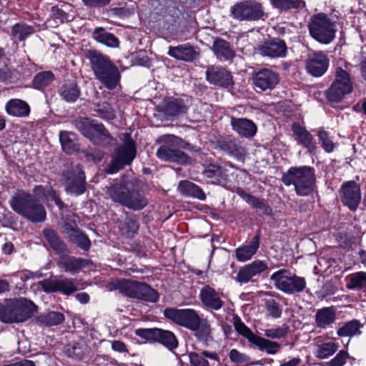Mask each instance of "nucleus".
Returning a JSON list of instances; mask_svg holds the SVG:
<instances>
[{
    "label": "nucleus",
    "instance_id": "4468645a",
    "mask_svg": "<svg viewBox=\"0 0 366 366\" xmlns=\"http://www.w3.org/2000/svg\"><path fill=\"white\" fill-rule=\"evenodd\" d=\"M230 13L239 21H257L264 16L262 4L252 1L237 3L231 7Z\"/></svg>",
    "mask_w": 366,
    "mask_h": 366
},
{
    "label": "nucleus",
    "instance_id": "f8f14e48",
    "mask_svg": "<svg viewBox=\"0 0 366 366\" xmlns=\"http://www.w3.org/2000/svg\"><path fill=\"white\" fill-rule=\"evenodd\" d=\"M61 181L64 190L69 194L79 196L86 192V176L79 164L64 171Z\"/></svg>",
    "mask_w": 366,
    "mask_h": 366
},
{
    "label": "nucleus",
    "instance_id": "4c0bfd02",
    "mask_svg": "<svg viewBox=\"0 0 366 366\" xmlns=\"http://www.w3.org/2000/svg\"><path fill=\"white\" fill-rule=\"evenodd\" d=\"M59 140L63 151L66 154H73L79 149L76 136L73 132H60Z\"/></svg>",
    "mask_w": 366,
    "mask_h": 366
},
{
    "label": "nucleus",
    "instance_id": "2eb2a0df",
    "mask_svg": "<svg viewBox=\"0 0 366 366\" xmlns=\"http://www.w3.org/2000/svg\"><path fill=\"white\" fill-rule=\"evenodd\" d=\"M135 334L149 341L158 342L169 350L178 346V341L173 332L159 328H139L135 330Z\"/></svg>",
    "mask_w": 366,
    "mask_h": 366
},
{
    "label": "nucleus",
    "instance_id": "680f3d73",
    "mask_svg": "<svg viewBox=\"0 0 366 366\" xmlns=\"http://www.w3.org/2000/svg\"><path fill=\"white\" fill-rule=\"evenodd\" d=\"M247 266L249 267L254 277L259 275L261 273L264 272L268 269L267 262L266 261L259 259L254 260L251 263L247 264Z\"/></svg>",
    "mask_w": 366,
    "mask_h": 366
},
{
    "label": "nucleus",
    "instance_id": "f257e3e1",
    "mask_svg": "<svg viewBox=\"0 0 366 366\" xmlns=\"http://www.w3.org/2000/svg\"><path fill=\"white\" fill-rule=\"evenodd\" d=\"M10 207L19 215L33 222H43L46 217L44 206L31 194L17 190L9 201Z\"/></svg>",
    "mask_w": 366,
    "mask_h": 366
},
{
    "label": "nucleus",
    "instance_id": "f03ea898",
    "mask_svg": "<svg viewBox=\"0 0 366 366\" xmlns=\"http://www.w3.org/2000/svg\"><path fill=\"white\" fill-rule=\"evenodd\" d=\"M86 56L96 79L108 89H115L121 77L117 66L107 56L96 50H89Z\"/></svg>",
    "mask_w": 366,
    "mask_h": 366
},
{
    "label": "nucleus",
    "instance_id": "338daca9",
    "mask_svg": "<svg viewBox=\"0 0 366 366\" xmlns=\"http://www.w3.org/2000/svg\"><path fill=\"white\" fill-rule=\"evenodd\" d=\"M267 309L271 316L274 318H278L281 316L282 310L280 305L274 300L269 301L267 303Z\"/></svg>",
    "mask_w": 366,
    "mask_h": 366
},
{
    "label": "nucleus",
    "instance_id": "c03bdc74",
    "mask_svg": "<svg viewBox=\"0 0 366 366\" xmlns=\"http://www.w3.org/2000/svg\"><path fill=\"white\" fill-rule=\"evenodd\" d=\"M207 358L219 361V357L215 352L204 351L200 354L194 352L189 353L192 366H209Z\"/></svg>",
    "mask_w": 366,
    "mask_h": 366
},
{
    "label": "nucleus",
    "instance_id": "09e8293b",
    "mask_svg": "<svg viewBox=\"0 0 366 366\" xmlns=\"http://www.w3.org/2000/svg\"><path fill=\"white\" fill-rule=\"evenodd\" d=\"M60 94L66 102H74L79 98L80 90L76 84L72 82L64 85L61 89Z\"/></svg>",
    "mask_w": 366,
    "mask_h": 366
},
{
    "label": "nucleus",
    "instance_id": "774afa93",
    "mask_svg": "<svg viewBox=\"0 0 366 366\" xmlns=\"http://www.w3.org/2000/svg\"><path fill=\"white\" fill-rule=\"evenodd\" d=\"M84 5L89 8H102L107 6L111 0H81Z\"/></svg>",
    "mask_w": 366,
    "mask_h": 366
},
{
    "label": "nucleus",
    "instance_id": "20e7f679",
    "mask_svg": "<svg viewBox=\"0 0 366 366\" xmlns=\"http://www.w3.org/2000/svg\"><path fill=\"white\" fill-rule=\"evenodd\" d=\"M111 290H117L122 295L144 302L155 303L159 293L149 285L135 280L119 279L111 283Z\"/></svg>",
    "mask_w": 366,
    "mask_h": 366
},
{
    "label": "nucleus",
    "instance_id": "864d4df0",
    "mask_svg": "<svg viewBox=\"0 0 366 366\" xmlns=\"http://www.w3.org/2000/svg\"><path fill=\"white\" fill-rule=\"evenodd\" d=\"M317 137L322 149L327 153L334 151L335 143L330 138L328 133L322 128H320L317 132Z\"/></svg>",
    "mask_w": 366,
    "mask_h": 366
},
{
    "label": "nucleus",
    "instance_id": "bb28decb",
    "mask_svg": "<svg viewBox=\"0 0 366 366\" xmlns=\"http://www.w3.org/2000/svg\"><path fill=\"white\" fill-rule=\"evenodd\" d=\"M292 131L295 137L297 142L306 148L310 152L316 149V144L312 135L304 127L297 123L292 125Z\"/></svg>",
    "mask_w": 366,
    "mask_h": 366
},
{
    "label": "nucleus",
    "instance_id": "bf43d9fd",
    "mask_svg": "<svg viewBox=\"0 0 366 366\" xmlns=\"http://www.w3.org/2000/svg\"><path fill=\"white\" fill-rule=\"evenodd\" d=\"M65 352L68 357L75 360H81L84 355V350L79 343L68 345L66 347Z\"/></svg>",
    "mask_w": 366,
    "mask_h": 366
},
{
    "label": "nucleus",
    "instance_id": "79ce46f5",
    "mask_svg": "<svg viewBox=\"0 0 366 366\" xmlns=\"http://www.w3.org/2000/svg\"><path fill=\"white\" fill-rule=\"evenodd\" d=\"M339 349V344L335 341H330L317 345L315 355L319 360L327 359L333 355Z\"/></svg>",
    "mask_w": 366,
    "mask_h": 366
},
{
    "label": "nucleus",
    "instance_id": "0eeeda50",
    "mask_svg": "<svg viewBox=\"0 0 366 366\" xmlns=\"http://www.w3.org/2000/svg\"><path fill=\"white\" fill-rule=\"evenodd\" d=\"M157 142L162 144L156 154L159 159L180 164L188 162L189 157L179 148L190 149V144L182 139L172 134H167L161 136Z\"/></svg>",
    "mask_w": 366,
    "mask_h": 366
},
{
    "label": "nucleus",
    "instance_id": "a878e982",
    "mask_svg": "<svg viewBox=\"0 0 366 366\" xmlns=\"http://www.w3.org/2000/svg\"><path fill=\"white\" fill-rule=\"evenodd\" d=\"M261 55L271 58H282L286 56L287 46L283 40L277 39L266 42L259 49Z\"/></svg>",
    "mask_w": 366,
    "mask_h": 366
},
{
    "label": "nucleus",
    "instance_id": "6e6d98bb",
    "mask_svg": "<svg viewBox=\"0 0 366 366\" xmlns=\"http://www.w3.org/2000/svg\"><path fill=\"white\" fill-rule=\"evenodd\" d=\"M195 332V335L202 340H206L210 335V326L205 320L199 319L197 325L195 329H192Z\"/></svg>",
    "mask_w": 366,
    "mask_h": 366
},
{
    "label": "nucleus",
    "instance_id": "4be33fe9",
    "mask_svg": "<svg viewBox=\"0 0 366 366\" xmlns=\"http://www.w3.org/2000/svg\"><path fill=\"white\" fill-rule=\"evenodd\" d=\"M329 66V60L322 51H317L308 55L305 68L307 71L313 76L323 75Z\"/></svg>",
    "mask_w": 366,
    "mask_h": 366
},
{
    "label": "nucleus",
    "instance_id": "b1692460",
    "mask_svg": "<svg viewBox=\"0 0 366 366\" xmlns=\"http://www.w3.org/2000/svg\"><path fill=\"white\" fill-rule=\"evenodd\" d=\"M167 54L177 60L192 62L199 56V51L198 48L189 44H184L177 46H169Z\"/></svg>",
    "mask_w": 366,
    "mask_h": 366
},
{
    "label": "nucleus",
    "instance_id": "6ab92c4d",
    "mask_svg": "<svg viewBox=\"0 0 366 366\" xmlns=\"http://www.w3.org/2000/svg\"><path fill=\"white\" fill-rule=\"evenodd\" d=\"M206 80L212 85L229 88L234 84L231 73L221 66H208L205 71Z\"/></svg>",
    "mask_w": 366,
    "mask_h": 366
},
{
    "label": "nucleus",
    "instance_id": "1a4fd4ad",
    "mask_svg": "<svg viewBox=\"0 0 366 366\" xmlns=\"http://www.w3.org/2000/svg\"><path fill=\"white\" fill-rule=\"evenodd\" d=\"M350 64L339 61L335 69V80L327 91V98L331 102H340L353 90L349 74Z\"/></svg>",
    "mask_w": 366,
    "mask_h": 366
},
{
    "label": "nucleus",
    "instance_id": "9d476101",
    "mask_svg": "<svg viewBox=\"0 0 366 366\" xmlns=\"http://www.w3.org/2000/svg\"><path fill=\"white\" fill-rule=\"evenodd\" d=\"M76 127L86 137L94 144L107 146L112 140L109 132L102 124L88 118L81 119L76 122Z\"/></svg>",
    "mask_w": 366,
    "mask_h": 366
},
{
    "label": "nucleus",
    "instance_id": "ea45409f",
    "mask_svg": "<svg viewBox=\"0 0 366 366\" xmlns=\"http://www.w3.org/2000/svg\"><path fill=\"white\" fill-rule=\"evenodd\" d=\"M92 37L99 43L105 44L109 47H118L119 41L118 39L112 33L107 31L102 27L97 28L92 33Z\"/></svg>",
    "mask_w": 366,
    "mask_h": 366
},
{
    "label": "nucleus",
    "instance_id": "69168bd1",
    "mask_svg": "<svg viewBox=\"0 0 366 366\" xmlns=\"http://www.w3.org/2000/svg\"><path fill=\"white\" fill-rule=\"evenodd\" d=\"M51 16L54 19L59 20V22H64L68 19V14L58 6H55L51 8Z\"/></svg>",
    "mask_w": 366,
    "mask_h": 366
},
{
    "label": "nucleus",
    "instance_id": "a211bd4d",
    "mask_svg": "<svg viewBox=\"0 0 366 366\" xmlns=\"http://www.w3.org/2000/svg\"><path fill=\"white\" fill-rule=\"evenodd\" d=\"M39 285L46 293L60 292L70 295L77 290L74 280L70 278L48 279L39 282Z\"/></svg>",
    "mask_w": 366,
    "mask_h": 366
},
{
    "label": "nucleus",
    "instance_id": "8fccbe9b",
    "mask_svg": "<svg viewBox=\"0 0 366 366\" xmlns=\"http://www.w3.org/2000/svg\"><path fill=\"white\" fill-rule=\"evenodd\" d=\"M54 79L51 71L39 72L34 76L32 84L35 89H41L49 86Z\"/></svg>",
    "mask_w": 366,
    "mask_h": 366
},
{
    "label": "nucleus",
    "instance_id": "c9c22d12",
    "mask_svg": "<svg viewBox=\"0 0 366 366\" xmlns=\"http://www.w3.org/2000/svg\"><path fill=\"white\" fill-rule=\"evenodd\" d=\"M44 235L51 247L60 256H66L69 251L65 243L59 238L57 233L51 229H44Z\"/></svg>",
    "mask_w": 366,
    "mask_h": 366
},
{
    "label": "nucleus",
    "instance_id": "c756f323",
    "mask_svg": "<svg viewBox=\"0 0 366 366\" xmlns=\"http://www.w3.org/2000/svg\"><path fill=\"white\" fill-rule=\"evenodd\" d=\"M232 129L240 136L250 138L255 135L257 127L254 123L247 119L232 118Z\"/></svg>",
    "mask_w": 366,
    "mask_h": 366
},
{
    "label": "nucleus",
    "instance_id": "412c9836",
    "mask_svg": "<svg viewBox=\"0 0 366 366\" xmlns=\"http://www.w3.org/2000/svg\"><path fill=\"white\" fill-rule=\"evenodd\" d=\"M340 198L350 209L356 210L361 201L360 186L352 181L343 184L340 189Z\"/></svg>",
    "mask_w": 366,
    "mask_h": 366
},
{
    "label": "nucleus",
    "instance_id": "dca6fc26",
    "mask_svg": "<svg viewBox=\"0 0 366 366\" xmlns=\"http://www.w3.org/2000/svg\"><path fill=\"white\" fill-rule=\"evenodd\" d=\"M166 318L189 330L195 329L200 317L192 309L166 308L164 310Z\"/></svg>",
    "mask_w": 366,
    "mask_h": 366
},
{
    "label": "nucleus",
    "instance_id": "2f4dec72",
    "mask_svg": "<svg viewBox=\"0 0 366 366\" xmlns=\"http://www.w3.org/2000/svg\"><path fill=\"white\" fill-rule=\"evenodd\" d=\"M212 50L216 57L220 61L232 60L235 56V52L231 48L229 43L220 38L214 39Z\"/></svg>",
    "mask_w": 366,
    "mask_h": 366
},
{
    "label": "nucleus",
    "instance_id": "ddd939ff",
    "mask_svg": "<svg viewBox=\"0 0 366 366\" xmlns=\"http://www.w3.org/2000/svg\"><path fill=\"white\" fill-rule=\"evenodd\" d=\"M136 156L134 142L128 137L124 143L117 147L112 155L111 164L107 169L108 173L114 174L124 166L130 164Z\"/></svg>",
    "mask_w": 366,
    "mask_h": 366
},
{
    "label": "nucleus",
    "instance_id": "052dcab7",
    "mask_svg": "<svg viewBox=\"0 0 366 366\" xmlns=\"http://www.w3.org/2000/svg\"><path fill=\"white\" fill-rule=\"evenodd\" d=\"M350 355L346 350H340L331 360L325 363V366H344Z\"/></svg>",
    "mask_w": 366,
    "mask_h": 366
},
{
    "label": "nucleus",
    "instance_id": "9b49d317",
    "mask_svg": "<svg viewBox=\"0 0 366 366\" xmlns=\"http://www.w3.org/2000/svg\"><path fill=\"white\" fill-rule=\"evenodd\" d=\"M270 280L278 290L289 295L302 292L307 285L304 277L291 274L286 269H280L274 272L271 275Z\"/></svg>",
    "mask_w": 366,
    "mask_h": 366
},
{
    "label": "nucleus",
    "instance_id": "423d86ee",
    "mask_svg": "<svg viewBox=\"0 0 366 366\" xmlns=\"http://www.w3.org/2000/svg\"><path fill=\"white\" fill-rule=\"evenodd\" d=\"M36 305L25 298L14 299L0 307V321L19 323L31 318L36 311Z\"/></svg>",
    "mask_w": 366,
    "mask_h": 366
},
{
    "label": "nucleus",
    "instance_id": "f704fd0d",
    "mask_svg": "<svg viewBox=\"0 0 366 366\" xmlns=\"http://www.w3.org/2000/svg\"><path fill=\"white\" fill-rule=\"evenodd\" d=\"M177 189L183 196L187 197L196 198L202 201L206 199L204 191L198 185L188 180L180 181Z\"/></svg>",
    "mask_w": 366,
    "mask_h": 366
},
{
    "label": "nucleus",
    "instance_id": "37998d69",
    "mask_svg": "<svg viewBox=\"0 0 366 366\" xmlns=\"http://www.w3.org/2000/svg\"><path fill=\"white\" fill-rule=\"evenodd\" d=\"M253 345L257 346L259 350L264 351L268 355H275L282 348L281 345L277 342L271 341L259 336H257Z\"/></svg>",
    "mask_w": 366,
    "mask_h": 366
},
{
    "label": "nucleus",
    "instance_id": "cd10ccee",
    "mask_svg": "<svg viewBox=\"0 0 366 366\" xmlns=\"http://www.w3.org/2000/svg\"><path fill=\"white\" fill-rule=\"evenodd\" d=\"M60 268L64 269L65 272L72 274L79 272L81 269L91 264V261L83 258L75 257L61 256V259L57 263Z\"/></svg>",
    "mask_w": 366,
    "mask_h": 366
},
{
    "label": "nucleus",
    "instance_id": "473e14b6",
    "mask_svg": "<svg viewBox=\"0 0 366 366\" xmlns=\"http://www.w3.org/2000/svg\"><path fill=\"white\" fill-rule=\"evenodd\" d=\"M6 113L14 117H27L31 112L29 105L19 99L9 100L5 106Z\"/></svg>",
    "mask_w": 366,
    "mask_h": 366
},
{
    "label": "nucleus",
    "instance_id": "0e129e2a",
    "mask_svg": "<svg viewBox=\"0 0 366 366\" xmlns=\"http://www.w3.org/2000/svg\"><path fill=\"white\" fill-rule=\"evenodd\" d=\"M229 359L232 362L242 364V363H247L250 360V357L246 354L239 352L236 349H232L230 350Z\"/></svg>",
    "mask_w": 366,
    "mask_h": 366
},
{
    "label": "nucleus",
    "instance_id": "72a5a7b5",
    "mask_svg": "<svg viewBox=\"0 0 366 366\" xmlns=\"http://www.w3.org/2000/svg\"><path fill=\"white\" fill-rule=\"evenodd\" d=\"M336 320V310L332 307H323L317 310L315 314V325L317 328L327 329Z\"/></svg>",
    "mask_w": 366,
    "mask_h": 366
},
{
    "label": "nucleus",
    "instance_id": "5fc2aeb1",
    "mask_svg": "<svg viewBox=\"0 0 366 366\" xmlns=\"http://www.w3.org/2000/svg\"><path fill=\"white\" fill-rule=\"evenodd\" d=\"M94 111L97 115L104 119L112 120L115 117V112L112 106L107 102H103L96 106Z\"/></svg>",
    "mask_w": 366,
    "mask_h": 366
},
{
    "label": "nucleus",
    "instance_id": "393cba45",
    "mask_svg": "<svg viewBox=\"0 0 366 366\" xmlns=\"http://www.w3.org/2000/svg\"><path fill=\"white\" fill-rule=\"evenodd\" d=\"M216 146L224 152L232 155L237 159H241L245 154L244 148L237 140L230 137L218 139L216 142Z\"/></svg>",
    "mask_w": 366,
    "mask_h": 366
},
{
    "label": "nucleus",
    "instance_id": "aec40b11",
    "mask_svg": "<svg viewBox=\"0 0 366 366\" xmlns=\"http://www.w3.org/2000/svg\"><path fill=\"white\" fill-rule=\"evenodd\" d=\"M252 79L256 89L265 92L273 89L279 84L280 76L277 72L264 68L253 72Z\"/></svg>",
    "mask_w": 366,
    "mask_h": 366
},
{
    "label": "nucleus",
    "instance_id": "6e6552de",
    "mask_svg": "<svg viewBox=\"0 0 366 366\" xmlns=\"http://www.w3.org/2000/svg\"><path fill=\"white\" fill-rule=\"evenodd\" d=\"M307 27L310 36L319 43L328 44L335 38L336 21L325 13L312 15L308 21Z\"/></svg>",
    "mask_w": 366,
    "mask_h": 366
},
{
    "label": "nucleus",
    "instance_id": "7ed1b4c3",
    "mask_svg": "<svg viewBox=\"0 0 366 366\" xmlns=\"http://www.w3.org/2000/svg\"><path fill=\"white\" fill-rule=\"evenodd\" d=\"M282 182L286 186H292L297 195L307 196L315 190V169L309 166L292 167L283 174Z\"/></svg>",
    "mask_w": 366,
    "mask_h": 366
},
{
    "label": "nucleus",
    "instance_id": "de8ad7c7",
    "mask_svg": "<svg viewBox=\"0 0 366 366\" xmlns=\"http://www.w3.org/2000/svg\"><path fill=\"white\" fill-rule=\"evenodd\" d=\"M234 327L235 330L242 336L247 338L249 342L254 343L257 336L253 333L251 330L247 327L238 316H235L233 319Z\"/></svg>",
    "mask_w": 366,
    "mask_h": 366
},
{
    "label": "nucleus",
    "instance_id": "c85d7f7f",
    "mask_svg": "<svg viewBox=\"0 0 366 366\" xmlns=\"http://www.w3.org/2000/svg\"><path fill=\"white\" fill-rule=\"evenodd\" d=\"M364 325L358 320L353 319L339 325L337 335L340 337L352 338L362 335Z\"/></svg>",
    "mask_w": 366,
    "mask_h": 366
},
{
    "label": "nucleus",
    "instance_id": "e433bc0d",
    "mask_svg": "<svg viewBox=\"0 0 366 366\" xmlns=\"http://www.w3.org/2000/svg\"><path fill=\"white\" fill-rule=\"evenodd\" d=\"M119 227L123 236L127 238L134 237L139 230V223L136 216L126 213Z\"/></svg>",
    "mask_w": 366,
    "mask_h": 366
},
{
    "label": "nucleus",
    "instance_id": "39448f33",
    "mask_svg": "<svg viewBox=\"0 0 366 366\" xmlns=\"http://www.w3.org/2000/svg\"><path fill=\"white\" fill-rule=\"evenodd\" d=\"M107 194L113 202L134 211L144 209L148 204L146 197L137 190L130 188L128 184L115 183L108 187Z\"/></svg>",
    "mask_w": 366,
    "mask_h": 366
},
{
    "label": "nucleus",
    "instance_id": "a18cd8bd",
    "mask_svg": "<svg viewBox=\"0 0 366 366\" xmlns=\"http://www.w3.org/2000/svg\"><path fill=\"white\" fill-rule=\"evenodd\" d=\"M347 287L350 290H360L366 287V272H358L347 277Z\"/></svg>",
    "mask_w": 366,
    "mask_h": 366
},
{
    "label": "nucleus",
    "instance_id": "7c9ffc66",
    "mask_svg": "<svg viewBox=\"0 0 366 366\" xmlns=\"http://www.w3.org/2000/svg\"><path fill=\"white\" fill-rule=\"evenodd\" d=\"M260 234L257 232L247 245H242L235 250L237 259L239 262H245L254 255L259 247Z\"/></svg>",
    "mask_w": 366,
    "mask_h": 366
},
{
    "label": "nucleus",
    "instance_id": "3c124183",
    "mask_svg": "<svg viewBox=\"0 0 366 366\" xmlns=\"http://www.w3.org/2000/svg\"><path fill=\"white\" fill-rule=\"evenodd\" d=\"M34 31V28L31 26L26 24H16L12 28V36L19 41H23Z\"/></svg>",
    "mask_w": 366,
    "mask_h": 366
},
{
    "label": "nucleus",
    "instance_id": "603ef678",
    "mask_svg": "<svg viewBox=\"0 0 366 366\" xmlns=\"http://www.w3.org/2000/svg\"><path fill=\"white\" fill-rule=\"evenodd\" d=\"M69 239L72 243L76 244L83 250H88L90 248V240L79 229L70 234Z\"/></svg>",
    "mask_w": 366,
    "mask_h": 366
},
{
    "label": "nucleus",
    "instance_id": "5701e85b",
    "mask_svg": "<svg viewBox=\"0 0 366 366\" xmlns=\"http://www.w3.org/2000/svg\"><path fill=\"white\" fill-rule=\"evenodd\" d=\"M199 297L202 305L209 309L217 311L224 305L221 294L209 285L201 289Z\"/></svg>",
    "mask_w": 366,
    "mask_h": 366
},
{
    "label": "nucleus",
    "instance_id": "58836bf2",
    "mask_svg": "<svg viewBox=\"0 0 366 366\" xmlns=\"http://www.w3.org/2000/svg\"><path fill=\"white\" fill-rule=\"evenodd\" d=\"M188 107L182 99H172L165 102L164 112L171 117L178 116L187 112Z\"/></svg>",
    "mask_w": 366,
    "mask_h": 366
},
{
    "label": "nucleus",
    "instance_id": "4d7b16f0",
    "mask_svg": "<svg viewBox=\"0 0 366 366\" xmlns=\"http://www.w3.org/2000/svg\"><path fill=\"white\" fill-rule=\"evenodd\" d=\"M289 331V327L283 325L280 327H274L264 330V335L272 339H280L286 336Z\"/></svg>",
    "mask_w": 366,
    "mask_h": 366
},
{
    "label": "nucleus",
    "instance_id": "e2e57ef3",
    "mask_svg": "<svg viewBox=\"0 0 366 366\" xmlns=\"http://www.w3.org/2000/svg\"><path fill=\"white\" fill-rule=\"evenodd\" d=\"M253 277L254 276L246 264L239 269L235 280L240 285H242L248 283Z\"/></svg>",
    "mask_w": 366,
    "mask_h": 366
},
{
    "label": "nucleus",
    "instance_id": "49530a36",
    "mask_svg": "<svg viewBox=\"0 0 366 366\" xmlns=\"http://www.w3.org/2000/svg\"><path fill=\"white\" fill-rule=\"evenodd\" d=\"M272 6L280 11L297 9L305 5L303 0H270Z\"/></svg>",
    "mask_w": 366,
    "mask_h": 366
},
{
    "label": "nucleus",
    "instance_id": "f3484780",
    "mask_svg": "<svg viewBox=\"0 0 366 366\" xmlns=\"http://www.w3.org/2000/svg\"><path fill=\"white\" fill-rule=\"evenodd\" d=\"M232 167L233 165L229 162L224 165L210 163L204 166L202 175L207 183L224 187L229 182V169Z\"/></svg>",
    "mask_w": 366,
    "mask_h": 366
},
{
    "label": "nucleus",
    "instance_id": "a19ab883",
    "mask_svg": "<svg viewBox=\"0 0 366 366\" xmlns=\"http://www.w3.org/2000/svg\"><path fill=\"white\" fill-rule=\"evenodd\" d=\"M64 321V316L59 312H49L38 316L36 323L41 327H51L59 325Z\"/></svg>",
    "mask_w": 366,
    "mask_h": 366
},
{
    "label": "nucleus",
    "instance_id": "13d9d810",
    "mask_svg": "<svg viewBox=\"0 0 366 366\" xmlns=\"http://www.w3.org/2000/svg\"><path fill=\"white\" fill-rule=\"evenodd\" d=\"M247 201L249 204L252 205V207L259 209L264 214L268 215L272 212L269 206L262 199H259L252 195H248Z\"/></svg>",
    "mask_w": 366,
    "mask_h": 366
}]
</instances>
